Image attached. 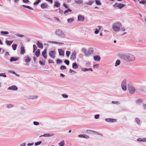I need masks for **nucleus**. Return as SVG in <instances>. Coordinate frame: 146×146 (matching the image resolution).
<instances>
[{
	"instance_id": "1",
	"label": "nucleus",
	"mask_w": 146,
	"mask_h": 146,
	"mask_svg": "<svg viewBox=\"0 0 146 146\" xmlns=\"http://www.w3.org/2000/svg\"><path fill=\"white\" fill-rule=\"evenodd\" d=\"M121 27V25L119 23H114L113 25L112 28L113 30L116 32L119 31Z\"/></svg>"
},
{
	"instance_id": "2",
	"label": "nucleus",
	"mask_w": 146,
	"mask_h": 146,
	"mask_svg": "<svg viewBox=\"0 0 146 146\" xmlns=\"http://www.w3.org/2000/svg\"><path fill=\"white\" fill-rule=\"evenodd\" d=\"M125 59L129 61H133L135 59L134 56L130 54H128L125 56Z\"/></svg>"
},
{
	"instance_id": "3",
	"label": "nucleus",
	"mask_w": 146,
	"mask_h": 146,
	"mask_svg": "<svg viewBox=\"0 0 146 146\" xmlns=\"http://www.w3.org/2000/svg\"><path fill=\"white\" fill-rule=\"evenodd\" d=\"M125 6V5L121 3H115L113 6L115 8H118L119 9H121Z\"/></svg>"
},
{
	"instance_id": "4",
	"label": "nucleus",
	"mask_w": 146,
	"mask_h": 146,
	"mask_svg": "<svg viewBox=\"0 0 146 146\" xmlns=\"http://www.w3.org/2000/svg\"><path fill=\"white\" fill-rule=\"evenodd\" d=\"M128 88L129 91L131 94H133L135 92V89L134 87L129 84L128 85Z\"/></svg>"
},
{
	"instance_id": "5",
	"label": "nucleus",
	"mask_w": 146,
	"mask_h": 146,
	"mask_svg": "<svg viewBox=\"0 0 146 146\" xmlns=\"http://www.w3.org/2000/svg\"><path fill=\"white\" fill-rule=\"evenodd\" d=\"M121 87L122 89L124 91L127 90V86L126 84V81L125 80H123L121 84Z\"/></svg>"
},
{
	"instance_id": "6",
	"label": "nucleus",
	"mask_w": 146,
	"mask_h": 146,
	"mask_svg": "<svg viewBox=\"0 0 146 146\" xmlns=\"http://www.w3.org/2000/svg\"><path fill=\"white\" fill-rule=\"evenodd\" d=\"M93 52V49L92 48H90L89 49L88 52L85 53V55L87 56H88L89 55L92 54Z\"/></svg>"
},
{
	"instance_id": "7",
	"label": "nucleus",
	"mask_w": 146,
	"mask_h": 146,
	"mask_svg": "<svg viewBox=\"0 0 146 146\" xmlns=\"http://www.w3.org/2000/svg\"><path fill=\"white\" fill-rule=\"evenodd\" d=\"M56 33L58 36H64L62 31L60 30H57L56 32Z\"/></svg>"
},
{
	"instance_id": "8",
	"label": "nucleus",
	"mask_w": 146,
	"mask_h": 146,
	"mask_svg": "<svg viewBox=\"0 0 146 146\" xmlns=\"http://www.w3.org/2000/svg\"><path fill=\"white\" fill-rule=\"evenodd\" d=\"M55 52L54 51H52L50 52L49 55L51 58L54 59L55 57Z\"/></svg>"
},
{
	"instance_id": "9",
	"label": "nucleus",
	"mask_w": 146,
	"mask_h": 146,
	"mask_svg": "<svg viewBox=\"0 0 146 146\" xmlns=\"http://www.w3.org/2000/svg\"><path fill=\"white\" fill-rule=\"evenodd\" d=\"M84 20V17L81 15H79L78 17V20L80 22L83 21Z\"/></svg>"
},
{
	"instance_id": "10",
	"label": "nucleus",
	"mask_w": 146,
	"mask_h": 146,
	"mask_svg": "<svg viewBox=\"0 0 146 146\" xmlns=\"http://www.w3.org/2000/svg\"><path fill=\"white\" fill-rule=\"evenodd\" d=\"M18 88L15 86H13L11 87H9L8 89L9 90H17Z\"/></svg>"
},
{
	"instance_id": "11",
	"label": "nucleus",
	"mask_w": 146,
	"mask_h": 146,
	"mask_svg": "<svg viewBox=\"0 0 146 146\" xmlns=\"http://www.w3.org/2000/svg\"><path fill=\"white\" fill-rule=\"evenodd\" d=\"M78 137H83L86 138H89V136H88V135H78Z\"/></svg>"
},
{
	"instance_id": "12",
	"label": "nucleus",
	"mask_w": 146,
	"mask_h": 146,
	"mask_svg": "<svg viewBox=\"0 0 146 146\" xmlns=\"http://www.w3.org/2000/svg\"><path fill=\"white\" fill-rule=\"evenodd\" d=\"M24 59H25V61L26 63L29 62L31 60V58L27 56L25 57Z\"/></svg>"
},
{
	"instance_id": "13",
	"label": "nucleus",
	"mask_w": 146,
	"mask_h": 146,
	"mask_svg": "<svg viewBox=\"0 0 146 146\" xmlns=\"http://www.w3.org/2000/svg\"><path fill=\"white\" fill-rule=\"evenodd\" d=\"M48 6V4L46 3H43L40 5V7L42 9L46 8Z\"/></svg>"
},
{
	"instance_id": "14",
	"label": "nucleus",
	"mask_w": 146,
	"mask_h": 146,
	"mask_svg": "<svg viewBox=\"0 0 146 146\" xmlns=\"http://www.w3.org/2000/svg\"><path fill=\"white\" fill-rule=\"evenodd\" d=\"M36 44L38 48H43V45L39 41H37Z\"/></svg>"
},
{
	"instance_id": "15",
	"label": "nucleus",
	"mask_w": 146,
	"mask_h": 146,
	"mask_svg": "<svg viewBox=\"0 0 146 146\" xmlns=\"http://www.w3.org/2000/svg\"><path fill=\"white\" fill-rule=\"evenodd\" d=\"M46 50L45 49L44 50V51L42 52V54L44 58L46 59L47 58V55L46 54Z\"/></svg>"
},
{
	"instance_id": "16",
	"label": "nucleus",
	"mask_w": 146,
	"mask_h": 146,
	"mask_svg": "<svg viewBox=\"0 0 146 146\" xmlns=\"http://www.w3.org/2000/svg\"><path fill=\"white\" fill-rule=\"evenodd\" d=\"M58 52L60 55L64 56V53L63 50L61 49L58 50Z\"/></svg>"
},
{
	"instance_id": "17",
	"label": "nucleus",
	"mask_w": 146,
	"mask_h": 146,
	"mask_svg": "<svg viewBox=\"0 0 146 146\" xmlns=\"http://www.w3.org/2000/svg\"><path fill=\"white\" fill-rule=\"evenodd\" d=\"M54 135V134L53 133H45L43 135H42L40 137L44 136V137H48V136H52Z\"/></svg>"
},
{
	"instance_id": "18",
	"label": "nucleus",
	"mask_w": 146,
	"mask_h": 146,
	"mask_svg": "<svg viewBox=\"0 0 146 146\" xmlns=\"http://www.w3.org/2000/svg\"><path fill=\"white\" fill-rule=\"evenodd\" d=\"M21 50L20 54L22 55L23 54L25 53V50L24 46H21Z\"/></svg>"
},
{
	"instance_id": "19",
	"label": "nucleus",
	"mask_w": 146,
	"mask_h": 146,
	"mask_svg": "<svg viewBox=\"0 0 146 146\" xmlns=\"http://www.w3.org/2000/svg\"><path fill=\"white\" fill-rule=\"evenodd\" d=\"M94 59L96 61H99L100 60V57L98 56H96L94 57Z\"/></svg>"
},
{
	"instance_id": "20",
	"label": "nucleus",
	"mask_w": 146,
	"mask_h": 146,
	"mask_svg": "<svg viewBox=\"0 0 146 146\" xmlns=\"http://www.w3.org/2000/svg\"><path fill=\"white\" fill-rule=\"evenodd\" d=\"M72 67L75 69H76L78 67V66L76 62L73 63L72 64Z\"/></svg>"
},
{
	"instance_id": "21",
	"label": "nucleus",
	"mask_w": 146,
	"mask_h": 146,
	"mask_svg": "<svg viewBox=\"0 0 146 146\" xmlns=\"http://www.w3.org/2000/svg\"><path fill=\"white\" fill-rule=\"evenodd\" d=\"M19 59L18 58H15L14 57H12L10 59V61L11 62H12L13 61H16Z\"/></svg>"
},
{
	"instance_id": "22",
	"label": "nucleus",
	"mask_w": 146,
	"mask_h": 146,
	"mask_svg": "<svg viewBox=\"0 0 146 146\" xmlns=\"http://www.w3.org/2000/svg\"><path fill=\"white\" fill-rule=\"evenodd\" d=\"M115 120V119L110 118L105 119L106 121L110 122H114Z\"/></svg>"
},
{
	"instance_id": "23",
	"label": "nucleus",
	"mask_w": 146,
	"mask_h": 146,
	"mask_svg": "<svg viewBox=\"0 0 146 146\" xmlns=\"http://www.w3.org/2000/svg\"><path fill=\"white\" fill-rule=\"evenodd\" d=\"M75 1L76 4H80L83 3L82 0H75Z\"/></svg>"
},
{
	"instance_id": "24",
	"label": "nucleus",
	"mask_w": 146,
	"mask_h": 146,
	"mask_svg": "<svg viewBox=\"0 0 146 146\" xmlns=\"http://www.w3.org/2000/svg\"><path fill=\"white\" fill-rule=\"evenodd\" d=\"M40 50L39 49L37 50L35 52V54L37 57H38L40 54Z\"/></svg>"
},
{
	"instance_id": "25",
	"label": "nucleus",
	"mask_w": 146,
	"mask_h": 146,
	"mask_svg": "<svg viewBox=\"0 0 146 146\" xmlns=\"http://www.w3.org/2000/svg\"><path fill=\"white\" fill-rule=\"evenodd\" d=\"M52 43L56 44H59L60 45H63L64 44V43L63 42H58L54 41H52Z\"/></svg>"
},
{
	"instance_id": "26",
	"label": "nucleus",
	"mask_w": 146,
	"mask_h": 146,
	"mask_svg": "<svg viewBox=\"0 0 146 146\" xmlns=\"http://www.w3.org/2000/svg\"><path fill=\"white\" fill-rule=\"evenodd\" d=\"M76 58V54L75 53H73L71 57V59L74 60Z\"/></svg>"
},
{
	"instance_id": "27",
	"label": "nucleus",
	"mask_w": 146,
	"mask_h": 146,
	"mask_svg": "<svg viewBox=\"0 0 146 146\" xmlns=\"http://www.w3.org/2000/svg\"><path fill=\"white\" fill-rule=\"evenodd\" d=\"M74 21V19L72 18H70L67 20V21L68 23H71Z\"/></svg>"
},
{
	"instance_id": "28",
	"label": "nucleus",
	"mask_w": 146,
	"mask_h": 146,
	"mask_svg": "<svg viewBox=\"0 0 146 146\" xmlns=\"http://www.w3.org/2000/svg\"><path fill=\"white\" fill-rule=\"evenodd\" d=\"M60 3L58 2H57V1H55L54 2V6L56 7H59L60 6Z\"/></svg>"
},
{
	"instance_id": "29",
	"label": "nucleus",
	"mask_w": 146,
	"mask_h": 146,
	"mask_svg": "<svg viewBox=\"0 0 146 146\" xmlns=\"http://www.w3.org/2000/svg\"><path fill=\"white\" fill-rule=\"evenodd\" d=\"M120 63V62L119 60H116L115 64V66H117L118 65H119Z\"/></svg>"
},
{
	"instance_id": "30",
	"label": "nucleus",
	"mask_w": 146,
	"mask_h": 146,
	"mask_svg": "<svg viewBox=\"0 0 146 146\" xmlns=\"http://www.w3.org/2000/svg\"><path fill=\"white\" fill-rule=\"evenodd\" d=\"M12 48L14 50H15L16 49L17 45L16 44H14L12 45Z\"/></svg>"
},
{
	"instance_id": "31",
	"label": "nucleus",
	"mask_w": 146,
	"mask_h": 146,
	"mask_svg": "<svg viewBox=\"0 0 146 146\" xmlns=\"http://www.w3.org/2000/svg\"><path fill=\"white\" fill-rule=\"evenodd\" d=\"M6 43L9 45H11L13 42V41H9L8 40H6Z\"/></svg>"
},
{
	"instance_id": "32",
	"label": "nucleus",
	"mask_w": 146,
	"mask_h": 146,
	"mask_svg": "<svg viewBox=\"0 0 146 146\" xmlns=\"http://www.w3.org/2000/svg\"><path fill=\"white\" fill-rule=\"evenodd\" d=\"M95 1L96 2V4L100 5H101V3L99 0H95Z\"/></svg>"
},
{
	"instance_id": "33",
	"label": "nucleus",
	"mask_w": 146,
	"mask_h": 146,
	"mask_svg": "<svg viewBox=\"0 0 146 146\" xmlns=\"http://www.w3.org/2000/svg\"><path fill=\"white\" fill-rule=\"evenodd\" d=\"M59 144L61 146H63L65 144L64 141H62L61 142L59 143Z\"/></svg>"
},
{
	"instance_id": "34",
	"label": "nucleus",
	"mask_w": 146,
	"mask_h": 146,
	"mask_svg": "<svg viewBox=\"0 0 146 146\" xmlns=\"http://www.w3.org/2000/svg\"><path fill=\"white\" fill-rule=\"evenodd\" d=\"M23 6L25 8H28V9H29L30 10H33V9L32 8L30 7V6H26L25 5H23Z\"/></svg>"
},
{
	"instance_id": "35",
	"label": "nucleus",
	"mask_w": 146,
	"mask_h": 146,
	"mask_svg": "<svg viewBox=\"0 0 146 146\" xmlns=\"http://www.w3.org/2000/svg\"><path fill=\"white\" fill-rule=\"evenodd\" d=\"M42 143L41 141H39L35 143V145L37 146L40 145Z\"/></svg>"
},
{
	"instance_id": "36",
	"label": "nucleus",
	"mask_w": 146,
	"mask_h": 146,
	"mask_svg": "<svg viewBox=\"0 0 146 146\" xmlns=\"http://www.w3.org/2000/svg\"><path fill=\"white\" fill-rule=\"evenodd\" d=\"M13 107V105L11 104L7 105V107L8 108H9Z\"/></svg>"
},
{
	"instance_id": "37",
	"label": "nucleus",
	"mask_w": 146,
	"mask_h": 146,
	"mask_svg": "<svg viewBox=\"0 0 146 146\" xmlns=\"http://www.w3.org/2000/svg\"><path fill=\"white\" fill-rule=\"evenodd\" d=\"M60 69L62 70H63L66 69V67L64 66H62L60 67Z\"/></svg>"
},
{
	"instance_id": "38",
	"label": "nucleus",
	"mask_w": 146,
	"mask_h": 146,
	"mask_svg": "<svg viewBox=\"0 0 146 146\" xmlns=\"http://www.w3.org/2000/svg\"><path fill=\"white\" fill-rule=\"evenodd\" d=\"M1 33L3 35H7L8 34V32L7 31H1Z\"/></svg>"
},
{
	"instance_id": "39",
	"label": "nucleus",
	"mask_w": 146,
	"mask_h": 146,
	"mask_svg": "<svg viewBox=\"0 0 146 146\" xmlns=\"http://www.w3.org/2000/svg\"><path fill=\"white\" fill-rule=\"evenodd\" d=\"M40 0H38L36 1L34 3V4L35 5H36L38 4L40 2Z\"/></svg>"
},
{
	"instance_id": "40",
	"label": "nucleus",
	"mask_w": 146,
	"mask_h": 146,
	"mask_svg": "<svg viewBox=\"0 0 146 146\" xmlns=\"http://www.w3.org/2000/svg\"><path fill=\"white\" fill-rule=\"evenodd\" d=\"M71 10L70 9H67V10H66V11H65L64 12V14H66V13H68L69 12H71Z\"/></svg>"
},
{
	"instance_id": "41",
	"label": "nucleus",
	"mask_w": 146,
	"mask_h": 146,
	"mask_svg": "<svg viewBox=\"0 0 146 146\" xmlns=\"http://www.w3.org/2000/svg\"><path fill=\"white\" fill-rule=\"evenodd\" d=\"M64 62L67 65H68L69 64V61L68 60H64Z\"/></svg>"
},
{
	"instance_id": "42",
	"label": "nucleus",
	"mask_w": 146,
	"mask_h": 146,
	"mask_svg": "<svg viewBox=\"0 0 146 146\" xmlns=\"http://www.w3.org/2000/svg\"><path fill=\"white\" fill-rule=\"evenodd\" d=\"M94 1H90L89 2L87 3V4L89 5H91L94 3Z\"/></svg>"
},
{
	"instance_id": "43",
	"label": "nucleus",
	"mask_w": 146,
	"mask_h": 146,
	"mask_svg": "<svg viewBox=\"0 0 146 146\" xmlns=\"http://www.w3.org/2000/svg\"><path fill=\"white\" fill-rule=\"evenodd\" d=\"M48 63H54V61L52 59H50L48 60Z\"/></svg>"
},
{
	"instance_id": "44",
	"label": "nucleus",
	"mask_w": 146,
	"mask_h": 146,
	"mask_svg": "<svg viewBox=\"0 0 146 146\" xmlns=\"http://www.w3.org/2000/svg\"><path fill=\"white\" fill-rule=\"evenodd\" d=\"M141 4H145L146 3V2L145 0H142L139 2Z\"/></svg>"
},
{
	"instance_id": "45",
	"label": "nucleus",
	"mask_w": 146,
	"mask_h": 146,
	"mask_svg": "<svg viewBox=\"0 0 146 146\" xmlns=\"http://www.w3.org/2000/svg\"><path fill=\"white\" fill-rule=\"evenodd\" d=\"M56 62L57 64H60L62 63V61L60 59H58L56 60Z\"/></svg>"
},
{
	"instance_id": "46",
	"label": "nucleus",
	"mask_w": 146,
	"mask_h": 146,
	"mask_svg": "<svg viewBox=\"0 0 146 146\" xmlns=\"http://www.w3.org/2000/svg\"><path fill=\"white\" fill-rule=\"evenodd\" d=\"M0 76H3L4 77H6V75L5 74V73H2L0 74Z\"/></svg>"
},
{
	"instance_id": "47",
	"label": "nucleus",
	"mask_w": 146,
	"mask_h": 146,
	"mask_svg": "<svg viewBox=\"0 0 146 146\" xmlns=\"http://www.w3.org/2000/svg\"><path fill=\"white\" fill-rule=\"evenodd\" d=\"M70 54V52L69 51H66V54L68 57L69 56Z\"/></svg>"
},
{
	"instance_id": "48",
	"label": "nucleus",
	"mask_w": 146,
	"mask_h": 146,
	"mask_svg": "<svg viewBox=\"0 0 146 146\" xmlns=\"http://www.w3.org/2000/svg\"><path fill=\"white\" fill-rule=\"evenodd\" d=\"M136 121L137 124H139L140 123V120L139 119L136 118L135 119Z\"/></svg>"
},
{
	"instance_id": "49",
	"label": "nucleus",
	"mask_w": 146,
	"mask_h": 146,
	"mask_svg": "<svg viewBox=\"0 0 146 146\" xmlns=\"http://www.w3.org/2000/svg\"><path fill=\"white\" fill-rule=\"evenodd\" d=\"M54 19L55 20L57 21L58 22H60V19L57 17H54Z\"/></svg>"
},
{
	"instance_id": "50",
	"label": "nucleus",
	"mask_w": 146,
	"mask_h": 146,
	"mask_svg": "<svg viewBox=\"0 0 146 146\" xmlns=\"http://www.w3.org/2000/svg\"><path fill=\"white\" fill-rule=\"evenodd\" d=\"M100 115L99 114H97L95 115V118L96 119H99V118Z\"/></svg>"
},
{
	"instance_id": "51",
	"label": "nucleus",
	"mask_w": 146,
	"mask_h": 146,
	"mask_svg": "<svg viewBox=\"0 0 146 146\" xmlns=\"http://www.w3.org/2000/svg\"><path fill=\"white\" fill-rule=\"evenodd\" d=\"M33 124L34 125H38L39 124V123L38 122L36 121H34L33 122Z\"/></svg>"
},
{
	"instance_id": "52",
	"label": "nucleus",
	"mask_w": 146,
	"mask_h": 146,
	"mask_svg": "<svg viewBox=\"0 0 146 146\" xmlns=\"http://www.w3.org/2000/svg\"><path fill=\"white\" fill-rule=\"evenodd\" d=\"M142 102V100L141 99H138L137 101V103H140Z\"/></svg>"
},
{
	"instance_id": "53",
	"label": "nucleus",
	"mask_w": 146,
	"mask_h": 146,
	"mask_svg": "<svg viewBox=\"0 0 146 146\" xmlns=\"http://www.w3.org/2000/svg\"><path fill=\"white\" fill-rule=\"evenodd\" d=\"M39 63L40 64L42 65H44L45 64V62H42L41 61H40Z\"/></svg>"
},
{
	"instance_id": "54",
	"label": "nucleus",
	"mask_w": 146,
	"mask_h": 146,
	"mask_svg": "<svg viewBox=\"0 0 146 146\" xmlns=\"http://www.w3.org/2000/svg\"><path fill=\"white\" fill-rule=\"evenodd\" d=\"M16 35L17 36H18V37H23L24 36V35H23L19 34H16Z\"/></svg>"
},
{
	"instance_id": "55",
	"label": "nucleus",
	"mask_w": 146,
	"mask_h": 146,
	"mask_svg": "<svg viewBox=\"0 0 146 146\" xmlns=\"http://www.w3.org/2000/svg\"><path fill=\"white\" fill-rule=\"evenodd\" d=\"M99 31L100 30L99 29H96V31L94 32V33L96 34H97L98 33Z\"/></svg>"
},
{
	"instance_id": "56",
	"label": "nucleus",
	"mask_w": 146,
	"mask_h": 146,
	"mask_svg": "<svg viewBox=\"0 0 146 146\" xmlns=\"http://www.w3.org/2000/svg\"><path fill=\"white\" fill-rule=\"evenodd\" d=\"M23 2L25 3H28L29 2V0H23Z\"/></svg>"
},
{
	"instance_id": "57",
	"label": "nucleus",
	"mask_w": 146,
	"mask_h": 146,
	"mask_svg": "<svg viewBox=\"0 0 146 146\" xmlns=\"http://www.w3.org/2000/svg\"><path fill=\"white\" fill-rule=\"evenodd\" d=\"M33 47L34 49L36 50L37 48L36 46L35 45H33Z\"/></svg>"
},
{
	"instance_id": "58",
	"label": "nucleus",
	"mask_w": 146,
	"mask_h": 146,
	"mask_svg": "<svg viewBox=\"0 0 146 146\" xmlns=\"http://www.w3.org/2000/svg\"><path fill=\"white\" fill-rule=\"evenodd\" d=\"M137 140L138 141H143V139L141 138H138Z\"/></svg>"
},
{
	"instance_id": "59",
	"label": "nucleus",
	"mask_w": 146,
	"mask_h": 146,
	"mask_svg": "<svg viewBox=\"0 0 146 146\" xmlns=\"http://www.w3.org/2000/svg\"><path fill=\"white\" fill-rule=\"evenodd\" d=\"M82 70L84 71H88V69L86 68H84L82 69Z\"/></svg>"
},
{
	"instance_id": "60",
	"label": "nucleus",
	"mask_w": 146,
	"mask_h": 146,
	"mask_svg": "<svg viewBox=\"0 0 146 146\" xmlns=\"http://www.w3.org/2000/svg\"><path fill=\"white\" fill-rule=\"evenodd\" d=\"M36 97H37L36 96H34L33 97H31L30 98L32 99H34Z\"/></svg>"
},
{
	"instance_id": "61",
	"label": "nucleus",
	"mask_w": 146,
	"mask_h": 146,
	"mask_svg": "<svg viewBox=\"0 0 146 146\" xmlns=\"http://www.w3.org/2000/svg\"><path fill=\"white\" fill-rule=\"evenodd\" d=\"M58 10H59V12L61 13H63V11L62 10H61L60 9V8L58 9Z\"/></svg>"
},
{
	"instance_id": "62",
	"label": "nucleus",
	"mask_w": 146,
	"mask_h": 146,
	"mask_svg": "<svg viewBox=\"0 0 146 146\" xmlns=\"http://www.w3.org/2000/svg\"><path fill=\"white\" fill-rule=\"evenodd\" d=\"M62 96L65 98H67L68 97V96L65 94H62Z\"/></svg>"
},
{
	"instance_id": "63",
	"label": "nucleus",
	"mask_w": 146,
	"mask_h": 146,
	"mask_svg": "<svg viewBox=\"0 0 146 146\" xmlns=\"http://www.w3.org/2000/svg\"><path fill=\"white\" fill-rule=\"evenodd\" d=\"M63 6H64L66 8H68V6L66 5L65 4H63Z\"/></svg>"
},
{
	"instance_id": "64",
	"label": "nucleus",
	"mask_w": 146,
	"mask_h": 146,
	"mask_svg": "<svg viewBox=\"0 0 146 146\" xmlns=\"http://www.w3.org/2000/svg\"><path fill=\"white\" fill-rule=\"evenodd\" d=\"M118 102H115V101H112V104H117L118 103Z\"/></svg>"
}]
</instances>
